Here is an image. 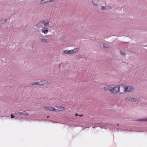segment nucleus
I'll use <instances>...</instances> for the list:
<instances>
[{
	"label": "nucleus",
	"instance_id": "nucleus-1",
	"mask_svg": "<svg viewBox=\"0 0 147 147\" xmlns=\"http://www.w3.org/2000/svg\"><path fill=\"white\" fill-rule=\"evenodd\" d=\"M121 91V93L128 92L133 89L131 86H128L125 85H120Z\"/></svg>",
	"mask_w": 147,
	"mask_h": 147
},
{
	"label": "nucleus",
	"instance_id": "nucleus-2",
	"mask_svg": "<svg viewBox=\"0 0 147 147\" xmlns=\"http://www.w3.org/2000/svg\"><path fill=\"white\" fill-rule=\"evenodd\" d=\"M120 85L116 86L114 87H111L109 89V92L112 94H116L120 91Z\"/></svg>",
	"mask_w": 147,
	"mask_h": 147
},
{
	"label": "nucleus",
	"instance_id": "nucleus-3",
	"mask_svg": "<svg viewBox=\"0 0 147 147\" xmlns=\"http://www.w3.org/2000/svg\"><path fill=\"white\" fill-rule=\"evenodd\" d=\"M47 81L42 80L38 82H35L32 83V85H42L47 84Z\"/></svg>",
	"mask_w": 147,
	"mask_h": 147
},
{
	"label": "nucleus",
	"instance_id": "nucleus-4",
	"mask_svg": "<svg viewBox=\"0 0 147 147\" xmlns=\"http://www.w3.org/2000/svg\"><path fill=\"white\" fill-rule=\"evenodd\" d=\"M42 24H43L45 27L49 26V22L47 20H43L40 21L38 25H40Z\"/></svg>",
	"mask_w": 147,
	"mask_h": 147
},
{
	"label": "nucleus",
	"instance_id": "nucleus-5",
	"mask_svg": "<svg viewBox=\"0 0 147 147\" xmlns=\"http://www.w3.org/2000/svg\"><path fill=\"white\" fill-rule=\"evenodd\" d=\"M44 108L47 110L51 111H57V109L55 107L49 106H45Z\"/></svg>",
	"mask_w": 147,
	"mask_h": 147
},
{
	"label": "nucleus",
	"instance_id": "nucleus-6",
	"mask_svg": "<svg viewBox=\"0 0 147 147\" xmlns=\"http://www.w3.org/2000/svg\"><path fill=\"white\" fill-rule=\"evenodd\" d=\"M54 1V0H40V3L41 4H44L50 1L51 3H53Z\"/></svg>",
	"mask_w": 147,
	"mask_h": 147
},
{
	"label": "nucleus",
	"instance_id": "nucleus-7",
	"mask_svg": "<svg viewBox=\"0 0 147 147\" xmlns=\"http://www.w3.org/2000/svg\"><path fill=\"white\" fill-rule=\"evenodd\" d=\"M48 32V30L47 28L44 27L42 29V32L45 34H46Z\"/></svg>",
	"mask_w": 147,
	"mask_h": 147
},
{
	"label": "nucleus",
	"instance_id": "nucleus-8",
	"mask_svg": "<svg viewBox=\"0 0 147 147\" xmlns=\"http://www.w3.org/2000/svg\"><path fill=\"white\" fill-rule=\"evenodd\" d=\"M71 52L72 53V54H74L78 52L79 51V48H77L75 49H74L71 50Z\"/></svg>",
	"mask_w": 147,
	"mask_h": 147
},
{
	"label": "nucleus",
	"instance_id": "nucleus-9",
	"mask_svg": "<svg viewBox=\"0 0 147 147\" xmlns=\"http://www.w3.org/2000/svg\"><path fill=\"white\" fill-rule=\"evenodd\" d=\"M65 54H72L71 50H66L64 51Z\"/></svg>",
	"mask_w": 147,
	"mask_h": 147
},
{
	"label": "nucleus",
	"instance_id": "nucleus-10",
	"mask_svg": "<svg viewBox=\"0 0 147 147\" xmlns=\"http://www.w3.org/2000/svg\"><path fill=\"white\" fill-rule=\"evenodd\" d=\"M56 107L57 108V111H62L64 109V108L63 107H59L58 108Z\"/></svg>",
	"mask_w": 147,
	"mask_h": 147
},
{
	"label": "nucleus",
	"instance_id": "nucleus-11",
	"mask_svg": "<svg viewBox=\"0 0 147 147\" xmlns=\"http://www.w3.org/2000/svg\"><path fill=\"white\" fill-rule=\"evenodd\" d=\"M14 114L17 115H23V112H17L15 113Z\"/></svg>",
	"mask_w": 147,
	"mask_h": 147
},
{
	"label": "nucleus",
	"instance_id": "nucleus-12",
	"mask_svg": "<svg viewBox=\"0 0 147 147\" xmlns=\"http://www.w3.org/2000/svg\"><path fill=\"white\" fill-rule=\"evenodd\" d=\"M110 88H111L110 86H109L107 87H104V89L105 91H107V90H109V89H110Z\"/></svg>",
	"mask_w": 147,
	"mask_h": 147
},
{
	"label": "nucleus",
	"instance_id": "nucleus-13",
	"mask_svg": "<svg viewBox=\"0 0 147 147\" xmlns=\"http://www.w3.org/2000/svg\"><path fill=\"white\" fill-rule=\"evenodd\" d=\"M40 41L43 42H46L47 41V40L44 38H42L40 39Z\"/></svg>",
	"mask_w": 147,
	"mask_h": 147
},
{
	"label": "nucleus",
	"instance_id": "nucleus-14",
	"mask_svg": "<svg viewBox=\"0 0 147 147\" xmlns=\"http://www.w3.org/2000/svg\"><path fill=\"white\" fill-rule=\"evenodd\" d=\"M23 115H28V113L26 112L25 111L23 112Z\"/></svg>",
	"mask_w": 147,
	"mask_h": 147
},
{
	"label": "nucleus",
	"instance_id": "nucleus-15",
	"mask_svg": "<svg viewBox=\"0 0 147 147\" xmlns=\"http://www.w3.org/2000/svg\"><path fill=\"white\" fill-rule=\"evenodd\" d=\"M103 47L105 48H107L108 47V45L106 44H103Z\"/></svg>",
	"mask_w": 147,
	"mask_h": 147
},
{
	"label": "nucleus",
	"instance_id": "nucleus-16",
	"mask_svg": "<svg viewBox=\"0 0 147 147\" xmlns=\"http://www.w3.org/2000/svg\"><path fill=\"white\" fill-rule=\"evenodd\" d=\"M130 100L132 101H136V99L135 98H131Z\"/></svg>",
	"mask_w": 147,
	"mask_h": 147
},
{
	"label": "nucleus",
	"instance_id": "nucleus-17",
	"mask_svg": "<svg viewBox=\"0 0 147 147\" xmlns=\"http://www.w3.org/2000/svg\"><path fill=\"white\" fill-rule=\"evenodd\" d=\"M121 54L123 55H124L125 54V53L123 51H121Z\"/></svg>",
	"mask_w": 147,
	"mask_h": 147
},
{
	"label": "nucleus",
	"instance_id": "nucleus-18",
	"mask_svg": "<svg viewBox=\"0 0 147 147\" xmlns=\"http://www.w3.org/2000/svg\"><path fill=\"white\" fill-rule=\"evenodd\" d=\"M14 117V116L12 114L11 115V118H13Z\"/></svg>",
	"mask_w": 147,
	"mask_h": 147
},
{
	"label": "nucleus",
	"instance_id": "nucleus-19",
	"mask_svg": "<svg viewBox=\"0 0 147 147\" xmlns=\"http://www.w3.org/2000/svg\"><path fill=\"white\" fill-rule=\"evenodd\" d=\"M105 9V7L104 6H102L101 8L102 10H104Z\"/></svg>",
	"mask_w": 147,
	"mask_h": 147
},
{
	"label": "nucleus",
	"instance_id": "nucleus-20",
	"mask_svg": "<svg viewBox=\"0 0 147 147\" xmlns=\"http://www.w3.org/2000/svg\"><path fill=\"white\" fill-rule=\"evenodd\" d=\"M78 115H78L77 114H76L75 116H77Z\"/></svg>",
	"mask_w": 147,
	"mask_h": 147
},
{
	"label": "nucleus",
	"instance_id": "nucleus-21",
	"mask_svg": "<svg viewBox=\"0 0 147 147\" xmlns=\"http://www.w3.org/2000/svg\"><path fill=\"white\" fill-rule=\"evenodd\" d=\"M79 116H83V115L82 114L81 115H79Z\"/></svg>",
	"mask_w": 147,
	"mask_h": 147
},
{
	"label": "nucleus",
	"instance_id": "nucleus-22",
	"mask_svg": "<svg viewBox=\"0 0 147 147\" xmlns=\"http://www.w3.org/2000/svg\"><path fill=\"white\" fill-rule=\"evenodd\" d=\"M49 116H47V118H49Z\"/></svg>",
	"mask_w": 147,
	"mask_h": 147
},
{
	"label": "nucleus",
	"instance_id": "nucleus-23",
	"mask_svg": "<svg viewBox=\"0 0 147 147\" xmlns=\"http://www.w3.org/2000/svg\"><path fill=\"white\" fill-rule=\"evenodd\" d=\"M6 21V20H5V22Z\"/></svg>",
	"mask_w": 147,
	"mask_h": 147
},
{
	"label": "nucleus",
	"instance_id": "nucleus-24",
	"mask_svg": "<svg viewBox=\"0 0 147 147\" xmlns=\"http://www.w3.org/2000/svg\"><path fill=\"white\" fill-rule=\"evenodd\" d=\"M117 125H119V124H117Z\"/></svg>",
	"mask_w": 147,
	"mask_h": 147
},
{
	"label": "nucleus",
	"instance_id": "nucleus-25",
	"mask_svg": "<svg viewBox=\"0 0 147 147\" xmlns=\"http://www.w3.org/2000/svg\"><path fill=\"white\" fill-rule=\"evenodd\" d=\"M108 9V8H107V9Z\"/></svg>",
	"mask_w": 147,
	"mask_h": 147
}]
</instances>
